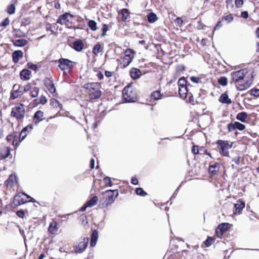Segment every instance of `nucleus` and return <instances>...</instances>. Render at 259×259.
<instances>
[{
	"instance_id": "f257e3e1",
	"label": "nucleus",
	"mask_w": 259,
	"mask_h": 259,
	"mask_svg": "<svg viewBox=\"0 0 259 259\" xmlns=\"http://www.w3.org/2000/svg\"><path fill=\"white\" fill-rule=\"evenodd\" d=\"M89 93L90 97L92 99H96L100 98L101 95V92L100 90V85L98 83H88L84 85Z\"/></svg>"
},
{
	"instance_id": "f03ea898",
	"label": "nucleus",
	"mask_w": 259,
	"mask_h": 259,
	"mask_svg": "<svg viewBox=\"0 0 259 259\" xmlns=\"http://www.w3.org/2000/svg\"><path fill=\"white\" fill-rule=\"evenodd\" d=\"M25 114V110L23 104H17L12 109L11 113V116L18 120L23 119Z\"/></svg>"
},
{
	"instance_id": "7ed1b4c3",
	"label": "nucleus",
	"mask_w": 259,
	"mask_h": 259,
	"mask_svg": "<svg viewBox=\"0 0 259 259\" xmlns=\"http://www.w3.org/2000/svg\"><path fill=\"white\" fill-rule=\"evenodd\" d=\"M122 96L126 102H134L136 99V93L131 85L126 86L122 91Z\"/></svg>"
},
{
	"instance_id": "20e7f679",
	"label": "nucleus",
	"mask_w": 259,
	"mask_h": 259,
	"mask_svg": "<svg viewBox=\"0 0 259 259\" xmlns=\"http://www.w3.org/2000/svg\"><path fill=\"white\" fill-rule=\"evenodd\" d=\"M118 195L117 190H108L103 193L106 206L111 204Z\"/></svg>"
},
{
	"instance_id": "39448f33",
	"label": "nucleus",
	"mask_w": 259,
	"mask_h": 259,
	"mask_svg": "<svg viewBox=\"0 0 259 259\" xmlns=\"http://www.w3.org/2000/svg\"><path fill=\"white\" fill-rule=\"evenodd\" d=\"M217 144L220 149V152L223 156H229L228 150L231 148L232 143L228 141L219 140L217 142Z\"/></svg>"
},
{
	"instance_id": "423d86ee",
	"label": "nucleus",
	"mask_w": 259,
	"mask_h": 259,
	"mask_svg": "<svg viewBox=\"0 0 259 259\" xmlns=\"http://www.w3.org/2000/svg\"><path fill=\"white\" fill-rule=\"evenodd\" d=\"M73 16L68 13L60 16L57 20V23L61 25H65L68 27H71Z\"/></svg>"
},
{
	"instance_id": "0eeeda50",
	"label": "nucleus",
	"mask_w": 259,
	"mask_h": 259,
	"mask_svg": "<svg viewBox=\"0 0 259 259\" xmlns=\"http://www.w3.org/2000/svg\"><path fill=\"white\" fill-rule=\"evenodd\" d=\"M88 238H83L81 241L74 246V251L76 253H80L83 252L86 249L88 244Z\"/></svg>"
},
{
	"instance_id": "6e6552de",
	"label": "nucleus",
	"mask_w": 259,
	"mask_h": 259,
	"mask_svg": "<svg viewBox=\"0 0 259 259\" xmlns=\"http://www.w3.org/2000/svg\"><path fill=\"white\" fill-rule=\"evenodd\" d=\"M231 75L233 82L235 83L242 82L245 75V70H240L233 72L231 73Z\"/></svg>"
},
{
	"instance_id": "1a4fd4ad",
	"label": "nucleus",
	"mask_w": 259,
	"mask_h": 259,
	"mask_svg": "<svg viewBox=\"0 0 259 259\" xmlns=\"http://www.w3.org/2000/svg\"><path fill=\"white\" fill-rule=\"evenodd\" d=\"M59 62V67L62 70H69L72 67V62L68 59H60Z\"/></svg>"
},
{
	"instance_id": "9d476101",
	"label": "nucleus",
	"mask_w": 259,
	"mask_h": 259,
	"mask_svg": "<svg viewBox=\"0 0 259 259\" xmlns=\"http://www.w3.org/2000/svg\"><path fill=\"white\" fill-rule=\"evenodd\" d=\"M245 207V203L242 201H239L234 205V213L235 214H239L241 213V211Z\"/></svg>"
},
{
	"instance_id": "9b49d317",
	"label": "nucleus",
	"mask_w": 259,
	"mask_h": 259,
	"mask_svg": "<svg viewBox=\"0 0 259 259\" xmlns=\"http://www.w3.org/2000/svg\"><path fill=\"white\" fill-rule=\"evenodd\" d=\"M131 59L128 58L125 56L120 58V68H125L132 62Z\"/></svg>"
},
{
	"instance_id": "f8f14e48",
	"label": "nucleus",
	"mask_w": 259,
	"mask_h": 259,
	"mask_svg": "<svg viewBox=\"0 0 259 259\" xmlns=\"http://www.w3.org/2000/svg\"><path fill=\"white\" fill-rule=\"evenodd\" d=\"M219 101L223 104H226L227 105H229L232 103L231 99L229 98L227 93H224L221 95L219 98Z\"/></svg>"
},
{
	"instance_id": "ddd939ff",
	"label": "nucleus",
	"mask_w": 259,
	"mask_h": 259,
	"mask_svg": "<svg viewBox=\"0 0 259 259\" xmlns=\"http://www.w3.org/2000/svg\"><path fill=\"white\" fill-rule=\"evenodd\" d=\"M10 150L7 147H4L0 149V159H4L9 156Z\"/></svg>"
},
{
	"instance_id": "4468645a",
	"label": "nucleus",
	"mask_w": 259,
	"mask_h": 259,
	"mask_svg": "<svg viewBox=\"0 0 259 259\" xmlns=\"http://www.w3.org/2000/svg\"><path fill=\"white\" fill-rule=\"evenodd\" d=\"M31 72L27 69H23L20 72L21 79L24 80H29L30 78Z\"/></svg>"
},
{
	"instance_id": "2eb2a0df",
	"label": "nucleus",
	"mask_w": 259,
	"mask_h": 259,
	"mask_svg": "<svg viewBox=\"0 0 259 259\" xmlns=\"http://www.w3.org/2000/svg\"><path fill=\"white\" fill-rule=\"evenodd\" d=\"M23 53L21 51H14L12 54L13 60L15 63H17L20 58L23 57Z\"/></svg>"
},
{
	"instance_id": "dca6fc26",
	"label": "nucleus",
	"mask_w": 259,
	"mask_h": 259,
	"mask_svg": "<svg viewBox=\"0 0 259 259\" xmlns=\"http://www.w3.org/2000/svg\"><path fill=\"white\" fill-rule=\"evenodd\" d=\"M141 75V72L139 69L137 68H132L130 71V75L134 79L139 78Z\"/></svg>"
},
{
	"instance_id": "f3484780",
	"label": "nucleus",
	"mask_w": 259,
	"mask_h": 259,
	"mask_svg": "<svg viewBox=\"0 0 259 259\" xmlns=\"http://www.w3.org/2000/svg\"><path fill=\"white\" fill-rule=\"evenodd\" d=\"M248 115L245 112H241L237 114L236 119L242 122H246Z\"/></svg>"
},
{
	"instance_id": "a211bd4d",
	"label": "nucleus",
	"mask_w": 259,
	"mask_h": 259,
	"mask_svg": "<svg viewBox=\"0 0 259 259\" xmlns=\"http://www.w3.org/2000/svg\"><path fill=\"white\" fill-rule=\"evenodd\" d=\"M73 47L76 51L79 52L83 49L84 45L81 40H78L73 42Z\"/></svg>"
},
{
	"instance_id": "6ab92c4d",
	"label": "nucleus",
	"mask_w": 259,
	"mask_h": 259,
	"mask_svg": "<svg viewBox=\"0 0 259 259\" xmlns=\"http://www.w3.org/2000/svg\"><path fill=\"white\" fill-rule=\"evenodd\" d=\"M98 238V232L96 230L93 231L91 236V246H95Z\"/></svg>"
},
{
	"instance_id": "aec40b11",
	"label": "nucleus",
	"mask_w": 259,
	"mask_h": 259,
	"mask_svg": "<svg viewBox=\"0 0 259 259\" xmlns=\"http://www.w3.org/2000/svg\"><path fill=\"white\" fill-rule=\"evenodd\" d=\"M49 231L52 234H55L58 230L57 223L56 221H53L49 225Z\"/></svg>"
},
{
	"instance_id": "412c9836",
	"label": "nucleus",
	"mask_w": 259,
	"mask_h": 259,
	"mask_svg": "<svg viewBox=\"0 0 259 259\" xmlns=\"http://www.w3.org/2000/svg\"><path fill=\"white\" fill-rule=\"evenodd\" d=\"M179 92L181 98L185 99L188 93L186 86H182L179 88Z\"/></svg>"
},
{
	"instance_id": "4be33fe9",
	"label": "nucleus",
	"mask_w": 259,
	"mask_h": 259,
	"mask_svg": "<svg viewBox=\"0 0 259 259\" xmlns=\"http://www.w3.org/2000/svg\"><path fill=\"white\" fill-rule=\"evenodd\" d=\"M22 94V92L20 91L19 89H17V90L12 91L11 92L10 98L11 99L14 100L21 96Z\"/></svg>"
},
{
	"instance_id": "5701e85b",
	"label": "nucleus",
	"mask_w": 259,
	"mask_h": 259,
	"mask_svg": "<svg viewBox=\"0 0 259 259\" xmlns=\"http://www.w3.org/2000/svg\"><path fill=\"white\" fill-rule=\"evenodd\" d=\"M27 43V41L25 39H17L13 41V44L16 47H23L25 46Z\"/></svg>"
},
{
	"instance_id": "b1692460",
	"label": "nucleus",
	"mask_w": 259,
	"mask_h": 259,
	"mask_svg": "<svg viewBox=\"0 0 259 259\" xmlns=\"http://www.w3.org/2000/svg\"><path fill=\"white\" fill-rule=\"evenodd\" d=\"M135 54V52L134 50L131 49H127L124 52V56L128 58L131 59V60L133 61L134 58Z\"/></svg>"
},
{
	"instance_id": "393cba45",
	"label": "nucleus",
	"mask_w": 259,
	"mask_h": 259,
	"mask_svg": "<svg viewBox=\"0 0 259 259\" xmlns=\"http://www.w3.org/2000/svg\"><path fill=\"white\" fill-rule=\"evenodd\" d=\"M44 115V113L41 111H37L35 112L34 114V119L37 120L35 121V123H38L39 121L42 120V116Z\"/></svg>"
},
{
	"instance_id": "a878e982",
	"label": "nucleus",
	"mask_w": 259,
	"mask_h": 259,
	"mask_svg": "<svg viewBox=\"0 0 259 259\" xmlns=\"http://www.w3.org/2000/svg\"><path fill=\"white\" fill-rule=\"evenodd\" d=\"M17 2V0H13L12 2L13 4L9 5L7 7V12L8 13L10 14H13L15 13V7L14 6V4L16 3Z\"/></svg>"
},
{
	"instance_id": "bb28decb",
	"label": "nucleus",
	"mask_w": 259,
	"mask_h": 259,
	"mask_svg": "<svg viewBox=\"0 0 259 259\" xmlns=\"http://www.w3.org/2000/svg\"><path fill=\"white\" fill-rule=\"evenodd\" d=\"M121 14L122 15V20L125 21L130 16V12L128 9H123L121 10Z\"/></svg>"
},
{
	"instance_id": "cd10ccee",
	"label": "nucleus",
	"mask_w": 259,
	"mask_h": 259,
	"mask_svg": "<svg viewBox=\"0 0 259 259\" xmlns=\"http://www.w3.org/2000/svg\"><path fill=\"white\" fill-rule=\"evenodd\" d=\"M98 201V198L97 196H94L91 200L88 201L86 203L87 204V206L89 207H92L96 205Z\"/></svg>"
},
{
	"instance_id": "c85d7f7f",
	"label": "nucleus",
	"mask_w": 259,
	"mask_h": 259,
	"mask_svg": "<svg viewBox=\"0 0 259 259\" xmlns=\"http://www.w3.org/2000/svg\"><path fill=\"white\" fill-rule=\"evenodd\" d=\"M219 169V165L218 164L209 166V171L212 175H214L218 171Z\"/></svg>"
},
{
	"instance_id": "c756f323",
	"label": "nucleus",
	"mask_w": 259,
	"mask_h": 259,
	"mask_svg": "<svg viewBox=\"0 0 259 259\" xmlns=\"http://www.w3.org/2000/svg\"><path fill=\"white\" fill-rule=\"evenodd\" d=\"M147 18L149 22L151 23L155 22L157 19L156 15L153 13H150L147 16Z\"/></svg>"
},
{
	"instance_id": "7c9ffc66",
	"label": "nucleus",
	"mask_w": 259,
	"mask_h": 259,
	"mask_svg": "<svg viewBox=\"0 0 259 259\" xmlns=\"http://www.w3.org/2000/svg\"><path fill=\"white\" fill-rule=\"evenodd\" d=\"M50 104L54 108H62V105L59 103V102L55 99H51Z\"/></svg>"
},
{
	"instance_id": "2f4dec72",
	"label": "nucleus",
	"mask_w": 259,
	"mask_h": 259,
	"mask_svg": "<svg viewBox=\"0 0 259 259\" xmlns=\"http://www.w3.org/2000/svg\"><path fill=\"white\" fill-rule=\"evenodd\" d=\"M250 86V83L246 82L244 83H241V84H238V85H236V87L238 89V90L239 91H243L247 88H249Z\"/></svg>"
},
{
	"instance_id": "473e14b6",
	"label": "nucleus",
	"mask_w": 259,
	"mask_h": 259,
	"mask_svg": "<svg viewBox=\"0 0 259 259\" xmlns=\"http://www.w3.org/2000/svg\"><path fill=\"white\" fill-rule=\"evenodd\" d=\"M102 51V49L100 44H97L94 47L93 52L95 55H98V54Z\"/></svg>"
},
{
	"instance_id": "72a5a7b5",
	"label": "nucleus",
	"mask_w": 259,
	"mask_h": 259,
	"mask_svg": "<svg viewBox=\"0 0 259 259\" xmlns=\"http://www.w3.org/2000/svg\"><path fill=\"white\" fill-rule=\"evenodd\" d=\"M46 85L48 89L51 93H55L56 88L55 87L54 83H53L51 81H50L48 83H47V84Z\"/></svg>"
},
{
	"instance_id": "f704fd0d",
	"label": "nucleus",
	"mask_w": 259,
	"mask_h": 259,
	"mask_svg": "<svg viewBox=\"0 0 259 259\" xmlns=\"http://www.w3.org/2000/svg\"><path fill=\"white\" fill-rule=\"evenodd\" d=\"M58 26L56 23H54L53 25L48 24L47 26V30L51 31L52 33L54 32L55 30L58 29Z\"/></svg>"
},
{
	"instance_id": "c9c22d12",
	"label": "nucleus",
	"mask_w": 259,
	"mask_h": 259,
	"mask_svg": "<svg viewBox=\"0 0 259 259\" xmlns=\"http://www.w3.org/2000/svg\"><path fill=\"white\" fill-rule=\"evenodd\" d=\"M20 196L19 195H17L15 196L13 204L15 206H18L20 205L21 204H23L25 203V201L21 200V201L19 199Z\"/></svg>"
},
{
	"instance_id": "e433bc0d",
	"label": "nucleus",
	"mask_w": 259,
	"mask_h": 259,
	"mask_svg": "<svg viewBox=\"0 0 259 259\" xmlns=\"http://www.w3.org/2000/svg\"><path fill=\"white\" fill-rule=\"evenodd\" d=\"M151 97L153 98L154 100H159L161 98V95L160 92L158 91H156L153 92L151 94Z\"/></svg>"
},
{
	"instance_id": "4c0bfd02",
	"label": "nucleus",
	"mask_w": 259,
	"mask_h": 259,
	"mask_svg": "<svg viewBox=\"0 0 259 259\" xmlns=\"http://www.w3.org/2000/svg\"><path fill=\"white\" fill-rule=\"evenodd\" d=\"M88 25L93 31H96L97 29V23L94 20H90L88 23Z\"/></svg>"
},
{
	"instance_id": "58836bf2",
	"label": "nucleus",
	"mask_w": 259,
	"mask_h": 259,
	"mask_svg": "<svg viewBox=\"0 0 259 259\" xmlns=\"http://www.w3.org/2000/svg\"><path fill=\"white\" fill-rule=\"evenodd\" d=\"M234 125L235 126L236 129L239 131H243L245 128V125L237 121L234 122Z\"/></svg>"
},
{
	"instance_id": "ea45409f",
	"label": "nucleus",
	"mask_w": 259,
	"mask_h": 259,
	"mask_svg": "<svg viewBox=\"0 0 259 259\" xmlns=\"http://www.w3.org/2000/svg\"><path fill=\"white\" fill-rule=\"evenodd\" d=\"M218 82L220 84L225 86L228 83L227 78L224 76L221 77L219 79Z\"/></svg>"
},
{
	"instance_id": "a19ab883",
	"label": "nucleus",
	"mask_w": 259,
	"mask_h": 259,
	"mask_svg": "<svg viewBox=\"0 0 259 259\" xmlns=\"http://www.w3.org/2000/svg\"><path fill=\"white\" fill-rule=\"evenodd\" d=\"M229 225V224L228 223H222L220 224L218 227L220 228L222 231L225 232L228 230Z\"/></svg>"
},
{
	"instance_id": "79ce46f5",
	"label": "nucleus",
	"mask_w": 259,
	"mask_h": 259,
	"mask_svg": "<svg viewBox=\"0 0 259 259\" xmlns=\"http://www.w3.org/2000/svg\"><path fill=\"white\" fill-rule=\"evenodd\" d=\"M136 193L137 195L141 196H145L147 195V193L145 192L141 188H137L136 190Z\"/></svg>"
},
{
	"instance_id": "37998d69",
	"label": "nucleus",
	"mask_w": 259,
	"mask_h": 259,
	"mask_svg": "<svg viewBox=\"0 0 259 259\" xmlns=\"http://www.w3.org/2000/svg\"><path fill=\"white\" fill-rule=\"evenodd\" d=\"M104 182L106 186L111 187L113 185L111 178L108 177H105L103 179Z\"/></svg>"
},
{
	"instance_id": "c03bdc74",
	"label": "nucleus",
	"mask_w": 259,
	"mask_h": 259,
	"mask_svg": "<svg viewBox=\"0 0 259 259\" xmlns=\"http://www.w3.org/2000/svg\"><path fill=\"white\" fill-rule=\"evenodd\" d=\"M250 94L255 97H259V89H252L249 91Z\"/></svg>"
},
{
	"instance_id": "a18cd8bd",
	"label": "nucleus",
	"mask_w": 259,
	"mask_h": 259,
	"mask_svg": "<svg viewBox=\"0 0 259 259\" xmlns=\"http://www.w3.org/2000/svg\"><path fill=\"white\" fill-rule=\"evenodd\" d=\"M38 94V89L36 87H34L30 92V95L32 98H34L37 96Z\"/></svg>"
},
{
	"instance_id": "49530a36",
	"label": "nucleus",
	"mask_w": 259,
	"mask_h": 259,
	"mask_svg": "<svg viewBox=\"0 0 259 259\" xmlns=\"http://www.w3.org/2000/svg\"><path fill=\"white\" fill-rule=\"evenodd\" d=\"M223 19L225 20L228 23H229L231 22L233 20L234 18L231 14H230L224 17Z\"/></svg>"
},
{
	"instance_id": "de8ad7c7",
	"label": "nucleus",
	"mask_w": 259,
	"mask_h": 259,
	"mask_svg": "<svg viewBox=\"0 0 259 259\" xmlns=\"http://www.w3.org/2000/svg\"><path fill=\"white\" fill-rule=\"evenodd\" d=\"M108 26L107 25L104 24L102 26V33L101 34L102 36H104L106 35V32L108 31Z\"/></svg>"
},
{
	"instance_id": "09e8293b",
	"label": "nucleus",
	"mask_w": 259,
	"mask_h": 259,
	"mask_svg": "<svg viewBox=\"0 0 259 259\" xmlns=\"http://www.w3.org/2000/svg\"><path fill=\"white\" fill-rule=\"evenodd\" d=\"M224 233V232L223 231H222L220 228L218 227L215 230V234L217 236L218 238H221Z\"/></svg>"
},
{
	"instance_id": "8fccbe9b",
	"label": "nucleus",
	"mask_w": 259,
	"mask_h": 259,
	"mask_svg": "<svg viewBox=\"0 0 259 259\" xmlns=\"http://www.w3.org/2000/svg\"><path fill=\"white\" fill-rule=\"evenodd\" d=\"M28 134V132H25L24 130H22L20 134L19 139L21 141L23 140L27 136Z\"/></svg>"
},
{
	"instance_id": "3c124183",
	"label": "nucleus",
	"mask_w": 259,
	"mask_h": 259,
	"mask_svg": "<svg viewBox=\"0 0 259 259\" xmlns=\"http://www.w3.org/2000/svg\"><path fill=\"white\" fill-rule=\"evenodd\" d=\"M227 128L229 132H230L234 131L236 129L235 126L234 125V123H229L227 126Z\"/></svg>"
},
{
	"instance_id": "603ef678",
	"label": "nucleus",
	"mask_w": 259,
	"mask_h": 259,
	"mask_svg": "<svg viewBox=\"0 0 259 259\" xmlns=\"http://www.w3.org/2000/svg\"><path fill=\"white\" fill-rule=\"evenodd\" d=\"M178 84L179 85V87H181L182 86H186V81L184 78H182L179 79Z\"/></svg>"
},
{
	"instance_id": "864d4df0",
	"label": "nucleus",
	"mask_w": 259,
	"mask_h": 259,
	"mask_svg": "<svg viewBox=\"0 0 259 259\" xmlns=\"http://www.w3.org/2000/svg\"><path fill=\"white\" fill-rule=\"evenodd\" d=\"M33 128V125L32 124H29L25 128H23V130L25 131L26 132H28V134L32 131Z\"/></svg>"
},
{
	"instance_id": "5fc2aeb1",
	"label": "nucleus",
	"mask_w": 259,
	"mask_h": 259,
	"mask_svg": "<svg viewBox=\"0 0 259 259\" xmlns=\"http://www.w3.org/2000/svg\"><path fill=\"white\" fill-rule=\"evenodd\" d=\"M10 23V20L8 18H5L1 23V26H7Z\"/></svg>"
},
{
	"instance_id": "6e6d98bb",
	"label": "nucleus",
	"mask_w": 259,
	"mask_h": 259,
	"mask_svg": "<svg viewBox=\"0 0 259 259\" xmlns=\"http://www.w3.org/2000/svg\"><path fill=\"white\" fill-rule=\"evenodd\" d=\"M235 5L237 7L240 8L243 4V0H235Z\"/></svg>"
},
{
	"instance_id": "4d7b16f0",
	"label": "nucleus",
	"mask_w": 259,
	"mask_h": 259,
	"mask_svg": "<svg viewBox=\"0 0 259 259\" xmlns=\"http://www.w3.org/2000/svg\"><path fill=\"white\" fill-rule=\"evenodd\" d=\"M47 102V100L46 99V98L44 96H40V99H39V103L41 104H45V103H46Z\"/></svg>"
},
{
	"instance_id": "13d9d810",
	"label": "nucleus",
	"mask_w": 259,
	"mask_h": 259,
	"mask_svg": "<svg viewBox=\"0 0 259 259\" xmlns=\"http://www.w3.org/2000/svg\"><path fill=\"white\" fill-rule=\"evenodd\" d=\"M27 67L33 70H35L37 69V66L36 65L32 64L31 63H27Z\"/></svg>"
},
{
	"instance_id": "bf43d9fd",
	"label": "nucleus",
	"mask_w": 259,
	"mask_h": 259,
	"mask_svg": "<svg viewBox=\"0 0 259 259\" xmlns=\"http://www.w3.org/2000/svg\"><path fill=\"white\" fill-rule=\"evenodd\" d=\"M17 215L21 218H23L25 216L24 211L23 210H18L17 212Z\"/></svg>"
},
{
	"instance_id": "052dcab7",
	"label": "nucleus",
	"mask_w": 259,
	"mask_h": 259,
	"mask_svg": "<svg viewBox=\"0 0 259 259\" xmlns=\"http://www.w3.org/2000/svg\"><path fill=\"white\" fill-rule=\"evenodd\" d=\"M31 89V85L30 83H28L24 85L23 87V92H26L29 91Z\"/></svg>"
},
{
	"instance_id": "680f3d73",
	"label": "nucleus",
	"mask_w": 259,
	"mask_h": 259,
	"mask_svg": "<svg viewBox=\"0 0 259 259\" xmlns=\"http://www.w3.org/2000/svg\"><path fill=\"white\" fill-rule=\"evenodd\" d=\"M192 152L194 154H197L199 153V150L198 147L196 146H194L192 149Z\"/></svg>"
},
{
	"instance_id": "e2e57ef3",
	"label": "nucleus",
	"mask_w": 259,
	"mask_h": 259,
	"mask_svg": "<svg viewBox=\"0 0 259 259\" xmlns=\"http://www.w3.org/2000/svg\"><path fill=\"white\" fill-rule=\"evenodd\" d=\"M212 239L211 238H208L205 242L204 243L207 246H210L212 244Z\"/></svg>"
},
{
	"instance_id": "0e129e2a",
	"label": "nucleus",
	"mask_w": 259,
	"mask_h": 259,
	"mask_svg": "<svg viewBox=\"0 0 259 259\" xmlns=\"http://www.w3.org/2000/svg\"><path fill=\"white\" fill-rule=\"evenodd\" d=\"M241 16L242 18L246 19L248 17V12L247 11H244L241 13Z\"/></svg>"
},
{
	"instance_id": "69168bd1",
	"label": "nucleus",
	"mask_w": 259,
	"mask_h": 259,
	"mask_svg": "<svg viewBox=\"0 0 259 259\" xmlns=\"http://www.w3.org/2000/svg\"><path fill=\"white\" fill-rule=\"evenodd\" d=\"M131 183L132 184L135 185H138V180L136 178L134 177L132 179Z\"/></svg>"
},
{
	"instance_id": "338daca9",
	"label": "nucleus",
	"mask_w": 259,
	"mask_h": 259,
	"mask_svg": "<svg viewBox=\"0 0 259 259\" xmlns=\"http://www.w3.org/2000/svg\"><path fill=\"white\" fill-rule=\"evenodd\" d=\"M191 80L192 81H193L194 82L198 83L200 79L198 77H196L195 76H192L191 77Z\"/></svg>"
},
{
	"instance_id": "774afa93",
	"label": "nucleus",
	"mask_w": 259,
	"mask_h": 259,
	"mask_svg": "<svg viewBox=\"0 0 259 259\" xmlns=\"http://www.w3.org/2000/svg\"><path fill=\"white\" fill-rule=\"evenodd\" d=\"M95 165V160L94 159H91L90 161V167L91 168H93Z\"/></svg>"
}]
</instances>
